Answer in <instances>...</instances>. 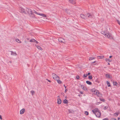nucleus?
Returning a JSON list of instances; mask_svg holds the SVG:
<instances>
[{"mask_svg": "<svg viewBox=\"0 0 120 120\" xmlns=\"http://www.w3.org/2000/svg\"><path fill=\"white\" fill-rule=\"evenodd\" d=\"M80 93L81 94H83V92L81 91H80Z\"/></svg>", "mask_w": 120, "mask_h": 120, "instance_id": "obj_49", "label": "nucleus"}, {"mask_svg": "<svg viewBox=\"0 0 120 120\" xmlns=\"http://www.w3.org/2000/svg\"><path fill=\"white\" fill-rule=\"evenodd\" d=\"M25 111V109H22L20 111V113L21 114H22L24 113Z\"/></svg>", "mask_w": 120, "mask_h": 120, "instance_id": "obj_14", "label": "nucleus"}, {"mask_svg": "<svg viewBox=\"0 0 120 120\" xmlns=\"http://www.w3.org/2000/svg\"><path fill=\"white\" fill-rule=\"evenodd\" d=\"M86 17L87 16L88 17H89L90 18H92V15L89 13H87L86 14Z\"/></svg>", "mask_w": 120, "mask_h": 120, "instance_id": "obj_13", "label": "nucleus"}, {"mask_svg": "<svg viewBox=\"0 0 120 120\" xmlns=\"http://www.w3.org/2000/svg\"><path fill=\"white\" fill-rule=\"evenodd\" d=\"M46 19H47V18H46Z\"/></svg>", "mask_w": 120, "mask_h": 120, "instance_id": "obj_62", "label": "nucleus"}, {"mask_svg": "<svg viewBox=\"0 0 120 120\" xmlns=\"http://www.w3.org/2000/svg\"><path fill=\"white\" fill-rule=\"evenodd\" d=\"M85 114L86 115H88L89 114V112H88L86 111L85 112Z\"/></svg>", "mask_w": 120, "mask_h": 120, "instance_id": "obj_32", "label": "nucleus"}, {"mask_svg": "<svg viewBox=\"0 0 120 120\" xmlns=\"http://www.w3.org/2000/svg\"><path fill=\"white\" fill-rule=\"evenodd\" d=\"M94 93L95 94L97 95L99 97L100 96V95L98 91L95 90L94 91Z\"/></svg>", "mask_w": 120, "mask_h": 120, "instance_id": "obj_7", "label": "nucleus"}, {"mask_svg": "<svg viewBox=\"0 0 120 120\" xmlns=\"http://www.w3.org/2000/svg\"><path fill=\"white\" fill-rule=\"evenodd\" d=\"M34 42H36L37 44H38V42L35 40Z\"/></svg>", "mask_w": 120, "mask_h": 120, "instance_id": "obj_45", "label": "nucleus"}, {"mask_svg": "<svg viewBox=\"0 0 120 120\" xmlns=\"http://www.w3.org/2000/svg\"><path fill=\"white\" fill-rule=\"evenodd\" d=\"M64 94V93H62L61 94L62 95V94Z\"/></svg>", "mask_w": 120, "mask_h": 120, "instance_id": "obj_59", "label": "nucleus"}, {"mask_svg": "<svg viewBox=\"0 0 120 120\" xmlns=\"http://www.w3.org/2000/svg\"><path fill=\"white\" fill-rule=\"evenodd\" d=\"M26 11L28 13L30 16L31 17H33V15L32 13V10L28 8L26 9Z\"/></svg>", "mask_w": 120, "mask_h": 120, "instance_id": "obj_2", "label": "nucleus"}, {"mask_svg": "<svg viewBox=\"0 0 120 120\" xmlns=\"http://www.w3.org/2000/svg\"><path fill=\"white\" fill-rule=\"evenodd\" d=\"M38 15H39L43 17H46L47 16L45 14H40L38 13Z\"/></svg>", "mask_w": 120, "mask_h": 120, "instance_id": "obj_17", "label": "nucleus"}, {"mask_svg": "<svg viewBox=\"0 0 120 120\" xmlns=\"http://www.w3.org/2000/svg\"><path fill=\"white\" fill-rule=\"evenodd\" d=\"M63 103L65 104H67L68 103V101L66 99H65L63 101Z\"/></svg>", "mask_w": 120, "mask_h": 120, "instance_id": "obj_19", "label": "nucleus"}, {"mask_svg": "<svg viewBox=\"0 0 120 120\" xmlns=\"http://www.w3.org/2000/svg\"><path fill=\"white\" fill-rule=\"evenodd\" d=\"M59 41V42L63 43H65V40L62 38H60L58 39Z\"/></svg>", "mask_w": 120, "mask_h": 120, "instance_id": "obj_4", "label": "nucleus"}, {"mask_svg": "<svg viewBox=\"0 0 120 120\" xmlns=\"http://www.w3.org/2000/svg\"><path fill=\"white\" fill-rule=\"evenodd\" d=\"M16 41L18 43H21V42L18 39H16Z\"/></svg>", "mask_w": 120, "mask_h": 120, "instance_id": "obj_31", "label": "nucleus"}, {"mask_svg": "<svg viewBox=\"0 0 120 120\" xmlns=\"http://www.w3.org/2000/svg\"><path fill=\"white\" fill-rule=\"evenodd\" d=\"M95 82L98 83L99 82V81L98 79H97L95 80Z\"/></svg>", "mask_w": 120, "mask_h": 120, "instance_id": "obj_37", "label": "nucleus"}, {"mask_svg": "<svg viewBox=\"0 0 120 120\" xmlns=\"http://www.w3.org/2000/svg\"><path fill=\"white\" fill-rule=\"evenodd\" d=\"M10 63H11V61H10Z\"/></svg>", "mask_w": 120, "mask_h": 120, "instance_id": "obj_60", "label": "nucleus"}, {"mask_svg": "<svg viewBox=\"0 0 120 120\" xmlns=\"http://www.w3.org/2000/svg\"><path fill=\"white\" fill-rule=\"evenodd\" d=\"M68 91V89H65V93H66V91Z\"/></svg>", "mask_w": 120, "mask_h": 120, "instance_id": "obj_48", "label": "nucleus"}, {"mask_svg": "<svg viewBox=\"0 0 120 120\" xmlns=\"http://www.w3.org/2000/svg\"><path fill=\"white\" fill-rule=\"evenodd\" d=\"M11 52V55L13 56H16L17 54L15 52H14L12 51H10Z\"/></svg>", "mask_w": 120, "mask_h": 120, "instance_id": "obj_11", "label": "nucleus"}, {"mask_svg": "<svg viewBox=\"0 0 120 120\" xmlns=\"http://www.w3.org/2000/svg\"><path fill=\"white\" fill-rule=\"evenodd\" d=\"M95 115L96 116L98 117H100V116L101 115V113L100 112H97V113H96Z\"/></svg>", "mask_w": 120, "mask_h": 120, "instance_id": "obj_6", "label": "nucleus"}, {"mask_svg": "<svg viewBox=\"0 0 120 120\" xmlns=\"http://www.w3.org/2000/svg\"><path fill=\"white\" fill-rule=\"evenodd\" d=\"M57 101V103L58 104H60L61 103V101L60 98H58Z\"/></svg>", "mask_w": 120, "mask_h": 120, "instance_id": "obj_15", "label": "nucleus"}, {"mask_svg": "<svg viewBox=\"0 0 120 120\" xmlns=\"http://www.w3.org/2000/svg\"><path fill=\"white\" fill-rule=\"evenodd\" d=\"M20 12L21 13H22L24 14H26V11H24V9L22 8H21L20 9Z\"/></svg>", "mask_w": 120, "mask_h": 120, "instance_id": "obj_12", "label": "nucleus"}, {"mask_svg": "<svg viewBox=\"0 0 120 120\" xmlns=\"http://www.w3.org/2000/svg\"><path fill=\"white\" fill-rule=\"evenodd\" d=\"M106 82L107 84V85L108 87H110V86H111L110 85V83L108 81H107Z\"/></svg>", "mask_w": 120, "mask_h": 120, "instance_id": "obj_22", "label": "nucleus"}, {"mask_svg": "<svg viewBox=\"0 0 120 120\" xmlns=\"http://www.w3.org/2000/svg\"><path fill=\"white\" fill-rule=\"evenodd\" d=\"M101 20L103 21L104 20V19L103 18H101Z\"/></svg>", "mask_w": 120, "mask_h": 120, "instance_id": "obj_54", "label": "nucleus"}, {"mask_svg": "<svg viewBox=\"0 0 120 120\" xmlns=\"http://www.w3.org/2000/svg\"><path fill=\"white\" fill-rule=\"evenodd\" d=\"M100 103V102H98V103H97V104L98 105L99 104V103Z\"/></svg>", "mask_w": 120, "mask_h": 120, "instance_id": "obj_55", "label": "nucleus"}, {"mask_svg": "<svg viewBox=\"0 0 120 120\" xmlns=\"http://www.w3.org/2000/svg\"><path fill=\"white\" fill-rule=\"evenodd\" d=\"M96 61H94V62H93L92 63H96Z\"/></svg>", "mask_w": 120, "mask_h": 120, "instance_id": "obj_50", "label": "nucleus"}, {"mask_svg": "<svg viewBox=\"0 0 120 120\" xmlns=\"http://www.w3.org/2000/svg\"><path fill=\"white\" fill-rule=\"evenodd\" d=\"M46 80H48L49 82H51V81L48 79H46Z\"/></svg>", "mask_w": 120, "mask_h": 120, "instance_id": "obj_46", "label": "nucleus"}, {"mask_svg": "<svg viewBox=\"0 0 120 120\" xmlns=\"http://www.w3.org/2000/svg\"><path fill=\"white\" fill-rule=\"evenodd\" d=\"M79 67H80V66H79Z\"/></svg>", "mask_w": 120, "mask_h": 120, "instance_id": "obj_61", "label": "nucleus"}, {"mask_svg": "<svg viewBox=\"0 0 120 120\" xmlns=\"http://www.w3.org/2000/svg\"><path fill=\"white\" fill-rule=\"evenodd\" d=\"M106 76L107 78L109 79H112V77L111 75L108 74H106Z\"/></svg>", "mask_w": 120, "mask_h": 120, "instance_id": "obj_16", "label": "nucleus"}, {"mask_svg": "<svg viewBox=\"0 0 120 120\" xmlns=\"http://www.w3.org/2000/svg\"><path fill=\"white\" fill-rule=\"evenodd\" d=\"M108 107L107 106H105L104 107V109L105 110L108 108Z\"/></svg>", "mask_w": 120, "mask_h": 120, "instance_id": "obj_35", "label": "nucleus"}, {"mask_svg": "<svg viewBox=\"0 0 120 120\" xmlns=\"http://www.w3.org/2000/svg\"><path fill=\"white\" fill-rule=\"evenodd\" d=\"M35 46H36L37 48L38 49H40L41 50H42V49L40 46L37 45H35Z\"/></svg>", "mask_w": 120, "mask_h": 120, "instance_id": "obj_18", "label": "nucleus"}, {"mask_svg": "<svg viewBox=\"0 0 120 120\" xmlns=\"http://www.w3.org/2000/svg\"><path fill=\"white\" fill-rule=\"evenodd\" d=\"M69 2L73 4H74L75 3V0H69Z\"/></svg>", "mask_w": 120, "mask_h": 120, "instance_id": "obj_10", "label": "nucleus"}, {"mask_svg": "<svg viewBox=\"0 0 120 120\" xmlns=\"http://www.w3.org/2000/svg\"><path fill=\"white\" fill-rule=\"evenodd\" d=\"M32 13L33 14V17H31L34 18V17H35V15L34 14V13H35L36 14H37V15L38 14V13H37L35 10H32Z\"/></svg>", "mask_w": 120, "mask_h": 120, "instance_id": "obj_5", "label": "nucleus"}, {"mask_svg": "<svg viewBox=\"0 0 120 120\" xmlns=\"http://www.w3.org/2000/svg\"><path fill=\"white\" fill-rule=\"evenodd\" d=\"M35 41V40L34 39H32L30 40V41L31 42H34Z\"/></svg>", "mask_w": 120, "mask_h": 120, "instance_id": "obj_21", "label": "nucleus"}, {"mask_svg": "<svg viewBox=\"0 0 120 120\" xmlns=\"http://www.w3.org/2000/svg\"><path fill=\"white\" fill-rule=\"evenodd\" d=\"M95 59V58L94 57H91L89 58V60H92L94 59Z\"/></svg>", "mask_w": 120, "mask_h": 120, "instance_id": "obj_28", "label": "nucleus"}, {"mask_svg": "<svg viewBox=\"0 0 120 120\" xmlns=\"http://www.w3.org/2000/svg\"><path fill=\"white\" fill-rule=\"evenodd\" d=\"M118 120H120V118H118Z\"/></svg>", "mask_w": 120, "mask_h": 120, "instance_id": "obj_52", "label": "nucleus"}, {"mask_svg": "<svg viewBox=\"0 0 120 120\" xmlns=\"http://www.w3.org/2000/svg\"><path fill=\"white\" fill-rule=\"evenodd\" d=\"M88 78L89 79H92V77L91 75H90L88 76Z\"/></svg>", "mask_w": 120, "mask_h": 120, "instance_id": "obj_34", "label": "nucleus"}, {"mask_svg": "<svg viewBox=\"0 0 120 120\" xmlns=\"http://www.w3.org/2000/svg\"><path fill=\"white\" fill-rule=\"evenodd\" d=\"M57 97L58 98H60V96H57Z\"/></svg>", "mask_w": 120, "mask_h": 120, "instance_id": "obj_57", "label": "nucleus"}, {"mask_svg": "<svg viewBox=\"0 0 120 120\" xmlns=\"http://www.w3.org/2000/svg\"><path fill=\"white\" fill-rule=\"evenodd\" d=\"M57 82L59 84H60L61 83V81L59 80H58V79H57Z\"/></svg>", "mask_w": 120, "mask_h": 120, "instance_id": "obj_24", "label": "nucleus"}, {"mask_svg": "<svg viewBox=\"0 0 120 120\" xmlns=\"http://www.w3.org/2000/svg\"><path fill=\"white\" fill-rule=\"evenodd\" d=\"M30 92L32 94V95H33L35 93L34 91L33 90L31 91H30Z\"/></svg>", "mask_w": 120, "mask_h": 120, "instance_id": "obj_30", "label": "nucleus"}, {"mask_svg": "<svg viewBox=\"0 0 120 120\" xmlns=\"http://www.w3.org/2000/svg\"><path fill=\"white\" fill-rule=\"evenodd\" d=\"M105 60L106 61V62L107 63H109V62H110V61L109 59H106Z\"/></svg>", "mask_w": 120, "mask_h": 120, "instance_id": "obj_26", "label": "nucleus"}, {"mask_svg": "<svg viewBox=\"0 0 120 120\" xmlns=\"http://www.w3.org/2000/svg\"><path fill=\"white\" fill-rule=\"evenodd\" d=\"M90 72H88V74H87V75H90Z\"/></svg>", "mask_w": 120, "mask_h": 120, "instance_id": "obj_47", "label": "nucleus"}, {"mask_svg": "<svg viewBox=\"0 0 120 120\" xmlns=\"http://www.w3.org/2000/svg\"><path fill=\"white\" fill-rule=\"evenodd\" d=\"M110 120H117L116 119L114 118H112L110 119Z\"/></svg>", "mask_w": 120, "mask_h": 120, "instance_id": "obj_36", "label": "nucleus"}, {"mask_svg": "<svg viewBox=\"0 0 120 120\" xmlns=\"http://www.w3.org/2000/svg\"><path fill=\"white\" fill-rule=\"evenodd\" d=\"M64 87L65 88H66V86H65L64 85Z\"/></svg>", "mask_w": 120, "mask_h": 120, "instance_id": "obj_51", "label": "nucleus"}, {"mask_svg": "<svg viewBox=\"0 0 120 120\" xmlns=\"http://www.w3.org/2000/svg\"><path fill=\"white\" fill-rule=\"evenodd\" d=\"M92 112H93V113L95 115V114L96 113V112H95V111L94 109V110H92Z\"/></svg>", "mask_w": 120, "mask_h": 120, "instance_id": "obj_38", "label": "nucleus"}, {"mask_svg": "<svg viewBox=\"0 0 120 120\" xmlns=\"http://www.w3.org/2000/svg\"><path fill=\"white\" fill-rule=\"evenodd\" d=\"M99 99L100 101H101L103 102H104L105 101V100L103 99H102V98H100Z\"/></svg>", "mask_w": 120, "mask_h": 120, "instance_id": "obj_33", "label": "nucleus"}, {"mask_svg": "<svg viewBox=\"0 0 120 120\" xmlns=\"http://www.w3.org/2000/svg\"><path fill=\"white\" fill-rule=\"evenodd\" d=\"M113 85H114L116 86L118 84L116 82H113Z\"/></svg>", "mask_w": 120, "mask_h": 120, "instance_id": "obj_27", "label": "nucleus"}, {"mask_svg": "<svg viewBox=\"0 0 120 120\" xmlns=\"http://www.w3.org/2000/svg\"><path fill=\"white\" fill-rule=\"evenodd\" d=\"M101 32L106 38L110 39H113V36L110 33L105 32L104 31H102Z\"/></svg>", "mask_w": 120, "mask_h": 120, "instance_id": "obj_1", "label": "nucleus"}, {"mask_svg": "<svg viewBox=\"0 0 120 120\" xmlns=\"http://www.w3.org/2000/svg\"><path fill=\"white\" fill-rule=\"evenodd\" d=\"M80 85L81 86V87L82 88V89L83 90H87V88L84 86L83 85Z\"/></svg>", "mask_w": 120, "mask_h": 120, "instance_id": "obj_9", "label": "nucleus"}, {"mask_svg": "<svg viewBox=\"0 0 120 120\" xmlns=\"http://www.w3.org/2000/svg\"><path fill=\"white\" fill-rule=\"evenodd\" d=\"M65 11L67 13V14H69V11L67 9H65Z\"/></svg>", "mask_w": 120, "mask_h": 120, "instance_id": "obj_29", "label": "nucleus"}, {"mask_svg": "<svg viewBox=\"0 0 120 120\" xmlns=\"http://www.w3.org/2000/svg\"><path fill=\"white\" fill-rule=\"evenodd\" d=\"M0 119L1 120H2V116H1L0 115Z\"/></svg>", "mask_w": 120, "mask_h": 120, "instance_id": "obj_44", "label": "nucleus"}, {"mask_svg": "<svg viewBox=\"0 0 120 120\" xmlns=\"http://www.w3.org/2000/svg\"><path fill=\"white\" fill-rule=\"evenodd\" d=\"M114 115L116 116H117L118 115V114L116 113H114Z\"/></svg>", "mask_w": 120, "mask_h": 120, "instance_id": "obj_39", "label": "nucleus"}, {"mask_svg": "<svg viewBox=\"0 0 120 120\" xmlns=\"http://www.w3.org/2000/svg\"><path fill=\"white\" fill-rule=\"evenodd\" d=\"M87 76V74H85L83 75V76L85 77H86Z\"/></svg>", "mask_w": 120, "mask_h": 120, "instance_id": "obj_42", "label": "nucleus"}, {"mask_svg": "<svg viewBox=\"0 0 120 120\" xmlns=\"http://www.w3.org/2000/svg\"><path fill=\"white\" fill-rule=\"evenodd\" d=\"M52 75L53 78L55 80H57V79L59 78L58 76L54 73L52 74Z\"/></svg>", "mask_w": 120, "mask_h": 120, "instance_id": "obj_3", "label": "nucleus"}, {"mask_svg": "<svg viewBox=\"0 0 120 120\" xmlns=\"http://www.w3.org/2000/svg\"><path fill=\"white\" fill-rule=\"evenodd\" d=\"M86 83L87 84L89 85H91L92 84V83L91 82L88 81H86Z\"/></svg>", "mask_w": 120, "mask_h": 120, "instance_id": "obj_20", "label": "nucleus"}, {"mask_svg": "<svg viewBox=\"0 0 120 120\" xmlns=\"http://www.w3.org/2000/svg\"><path fill=\"white\" fill-rule=\"evenodd\" d=\"M110 64V63H108V65H109V64Z\"/></svg>", "mask_w": 120, "mask_h": 120, "instance_id": "obj_58", "label": "nucleus"}, {"mask_svg": "<svg viewBox=\"0 0 120 120\" xmlns=\"http://www.w3.org/2000/svg\"><path fill=\"white\" fill-rule=\"evenodd\" d=\"M112 57V56H109V58H111Z\"/></svg>", "mask_w": 120, "mask_h": 120, "instance_id": "obj_56", "label": "nucleus"}, {"mask_svg": "<svg viewBox=\"0 0 120 120\" xmlns=\"http://www.w3.org/2000/svg\"><path fill=\"white\" fill-rule=\"evenodd\" d=\"M117 22L119 24V25H120V21L118 20H117Z\"/></svg>", "mask_w": 120, "mask_h": 120, "instance_id": "obj_43", "label": "nucleus"}, {"mask_svg": "<svg viewBox=\"0 0 120 120\" xmlns=\"http://www.w3.org/2000/svg\"><path fill=\"white\" fill-rule=\"evenodd\" d=\"M76 78L77 79H78L79 78V75H77L76 76Z\"/></svg>", "mask_w": 120, "mask_h": 120, "instance_id": "obj_40", "label": "nucleus"}, {"mask_svg": "<svg viewBox=\"0 0 120 120\" xmlns=\"http://www.w3.org/2000/svg\"><path fill=\"white\" fill-rule=\"evenodd\" d=\"M80 16L82 18L84 19H86V15H84L82 14H81L80 15Z\"/></svg>", "mask_w": 120, "mask_h": 120, "instance_id": "obj_8", "label": "nucleus"}, {"mask_svg": "<svg viewBox=\"0 0 120 120\" xmlns=\"http://www.w3.org/2000/svg\"><path fill=\"white\" fill-rule=\"evenodd\" d=\"M104 57L103 56H98V59H101L103 58Z\"/></svg>", "mask_w": 120, "mask_h": 120, "instance_id": "obj_25", "label": "nucleus"}, {"mask_svg": "<svg viewBox=\"0 0 120 120\" xmlns=\"http://www.w3.org/2000/svg\"><path fill=\"white\" fill-rule=\"evenodd\" d=\"M102 120H109V119L108 118H106L103 119Z\"/></svg>", "mask_w": 120, "mask_h": 120, "instance_id": "obj_41", "label": "nucleus"}, {"mask_svg": "<svg viewBox=\"0 0 120 120\" xmlns=\"http://www.w3.org/2000/svg\"><path fill=\"white\" fill-rule=\"evenodd\" d=\"M69 113H71V111L70 110L69 111Z\"/></svg>", "mask_w": 120, "mask_h": 120, "instance_id": "obj_53", "label": "nucleus"}, {"mask_svg": "<svg viewBox=\"0 0 120 120\" xmlns=\"http://www.w3.org/2000/svg\"><path fill=\"white\" fill-rule=\"evenodd\" d=\"M96 113H97V112H100L99 110L97 108L96 109H94Z\"/></svg>", "mask_w": 120, "mask_h": 120, "instance_id": "obj_23", "label": "nucleus"}]
</instances>
